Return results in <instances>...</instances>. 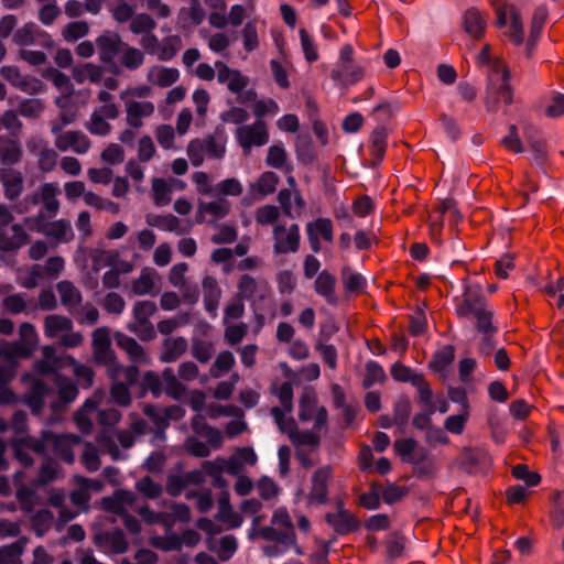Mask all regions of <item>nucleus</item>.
I'll return each instance as SVG.
<instances>
[{
    "mask_svg": "<svg viewBox=\"0 0 564 564\" xmlns=\"http://www.w3.org/2000/svg\"><path fill=\"white\" fill-rule=\"evenodd\" d=\"M12 220L13 215L10 209L0 204V251L2 252L17 251L29 242V236L20 224L11 226L12 237L6 235L4 227L11 224Z\"/></svg>",
    "mask_w": 564,
    "mask_h": 564,
    "instance_id": "obj_1",
    "label": "nucleus"
},
{
    "mask_svg": "<svg viewBox=\"0 0 564 564\" xmlns=\"http://www.w3.org/2000/svg\"><path fill=\"white\" fill-rule=\"evenodd\" d=\"M236 139L243 152L252 147H262L269 142L267 124L263 120H256L252 124H242L236 130Z\"/></svg>",
    "mask_w": 564,
    "mask_h": 564,
    "instance_id": "obj_2",
    "label": "nucleus"
},
{
    "mask_svg": "<svg viewBox=\"0 0 564 564\" xmlns=\"http://www.w3.org/2000/svg\"><path fill=\"white\" fill-rule=\"evenodd\" d=\"M332 478V468L323 466L317 468L311 479L312 486L307 497L310 505H326L328 502V481Z\"/></svg>",
    "mask_w": 564,
    "mask_h": 564,
    "instance_id": "obj_3",
    "label": "nucleus"
},
{
    "mask_svg": "<svg viewBox=\"0 0 564 564\" xmlns=\"http://www.w3.org/2000/svg\"><path fill=\"white\" fill-rule=\"evenodd\" d=\"M325 520L340 535L355 532L360 528L359 520L344 509L341 501L338 502V511L336 513L328 512Z\"/></svg>",
    "mask_w": 564,
    "mask_h": 564,
    "instance_id": "obj_4",
    "label": "nucleus"
},
{
    "mask_svg": "<svg viewBox=\"0 0 564 564\" xmlns=\"http://www.w3.org/2000/svg\"><path fill=\"white\" fill-rule=\"evenodd\" d=\"M55 145L62 152L72 149L77 154H85L90 148V141L82 131H66L57 135Z\"/></svg>",
    "mask_w": 564,
    "mask_h": 564,
    "instance_id": "obj_5",
    "label": "nucleus"
},
{
    "mask_svg": "<svg viewBox=\"0 0 564 564\" xmlns=\"http://www.w3.org/2000/svg\"><path fill=\"white\" fill-rule=\"evenodd\" d=\"M280 232H285V228L283 226H278L274 228L275 241H274V252L278 254L296 252L300 247V229L296 224H293L285 237H280Z\"/></svg>",
    "mask_w": 564,
    "mask_h": 564,
    "instance_id": "obj_6",
    "label": "nucleus"
},
{
    "mask_svg": "<svg viewBox=\"0 0 564 564\" xmlns=\"http://www.w3.org/2000/svg\"><path fill=\"white\" fill-rule=\"evenodd\" d=\"M23 181V174L20 171L12 167L0 169V183L9 200H15L22 194Z\"/></svg>",
    "mask_w": 564,
    "mask_h": 564,
    "instance_id": "obj_7",
    "label": "nucleus"
},
{
    "mask_svg": "<svg viewBox=\"0 0 564 564\" xmlns=\"http://www.w3.org/2000/svg\"><path fill=\"white\" fill-rule=\"evenodd\" d=\"M116 345L127 352L129 359L134 364H148L149 357L144 348L133 338L121 332H116L113 335Z\"/></svg>",
    "mask_w": 564,
    "mask_h": 564,
    "instance_id": "obj_8",
    "label": "nucleus"
},
{
    "mask_svg": "<svg viewBox=\"0 0 564 564\" xmlns=\"http://www.w3.org/2000/svg\"><path fill=\"white\" fill-rule=\"evenodd\" d=\"M124 42L118 33H105L96 39V46L101 62H111L120 53Z\"/></svg>",
    "mask_w": 564,
    "mask_h": 564,
    "instance_id": "obj_9",
    "label": "nucleus"
},
{
    "mask_svg": "<svg viewBox=\"0 0 564 564\" xmlns=\"http://www.w3.org/2000/svg\"><path fill=\"white\" fill-rule=\"evenodd\" d=\"M23 152L18 138L0 135V161L3 167H11L22 159Z\"/></svg>",
    "mask_w": 564,
    "mask_h": 564,
    "instance_id": "obj_10",
    "label": "nucleus"
},
{
    "mask_svg": "<svg viewBox=\"0 0 564 564\" xmlns=\"http://www.w3.org/2000/svg\"><path fill=\"white\" fill-rule=\"evenodd\" d=\"M488 454L482 449L464 448L458 458L460 469L474 474L488 463Z\"/></svg>",
    "mask_w": 564,
    "mask_h": 564,
    "instance_id": "obj_11",
    "label": "nucleus"
},
{
    "mask_svg": "<svg viewBox=\"0 0 564 564\" xmlns=\"http://www.w3.org/2000/svg\"><path fill=\"white\" fill-rule=\"evenodd\" d=\"M119 257L120 254L117 250H106L101 246L91 248L89 250L91 270L98 273L104 267L115 268L119 263Z\"/></svg>",
    "mask_w": 564,
    "mask_h": 564,
    "instance_id": "obj_12",
    "label": "nucleus"
},
{
    "mask_svg": "<svg viewBox=\"0 0 564 564\" xmlns=\"http://www.w3.org/2000/svg\"><path fill=\"white\" fill-rule=\"evenodd\" d=\"M216 519L228 524L229 529H237L242 524V517L234 511L230 497L227 491H223L218 499V512Z\"/></svg>",
    "mask_w": 564,
    "mask_h": 564,
    "instance_id": "obj_13",
    "label": "nucleus"
},
{
    "mask_svg": "<svg viewBox=\"0 0 564 564\" xmlns=\"http://www.w3.org/2000/svg\"><path fill=\"white\" fill-rule=\"evenodd\" d=\"M335 285L336 276L327 270H323L315 280L314 289L329 305H337L338 297L335 293Z\"/></svg>",
    "mask_w": 564,
    "mask_h": 564,
    "instance_id": "obj_14",
    "label": "nucleus"
},
{
    "mask_svg": "<svg viewBox=\"0 0 564 564\" xmlns=\"http://www.w3.org/2000/svg\"><path fill=\"white\" fill-rule=\"evenodd\" d=\"M163 350L160 355V361L171 364L176 361L187 350L188 343L185 337H167L163 340Z\"/></svg>",
    "mask_w": 564,
    "mask_h": 564,
    "instance_id": "obj_15",
    "label": "nucleus"
},
{
    "mask_svg": "<svg viewBox=\"0 0 564 564\" xmlns=\"http://www.w3.org/2000/svg\"><path fill=\"white\" fill-rule=\"evenodd\" d=\"M295 154L301 164L311 165L317 158L313 139L308 132L297 134L295 140Z\"/></svg>",
    "mask_w": 564,
    "mask_h": 564,
    "instance_id": "obj_16",
    "label": "nucleus"
},
{
    "mask_svg": "<svg viewBox=\"0 0 564 564\" xmlns=\"http://www.w3.org/2000/svg\"><path fill=\"white\" fill-rule=\"evenodd\" d=\"M96 544H108L116 554H123L129 549V543L123 531L120 528L106 531L95 535Z\"/></svg>",
    "mask_w": 564,
    "mask_h": 564,
    "instance_id": "obj_17",
    "label": "nucleus"
},
{
    "mask_svg": "<svg viewBox=\"0 0 564 564\" xmlns=\"http://www.w3.org/2000/svg\"><path fill=\"white\" fill-rule=\"evenodd\" d=\"M364 77V70L354 63H341L330 72V78L343 85H354Z\"/></svg>",
    "mask_w": 564,
    "mask_h": 564,
    "instance_id": "obj_18",
    "label": "nucleus"
},
{
    "mask_svg": "<svg viewBox=\"0 0 564 564\" xmlns=\"http://www.w3.org/2000/svg\"><path fill=\"white\" fill-rule=\"evenodd\" d=\"M56 289L62 304L73 314L82 303V293L72 282L66 280L58 282Z\"/></svg>",
    "mask_w": 564,
    "mask_h": 564,
    "instance_id": "obj_19",
    "label": "nucleus"
},
{
    "mask_svg": "<svg viewBox=\"0 0 564 564\" xmlns=\"http://www.w3.org/2000/svg\"><path fill=\"white\" fill-rule=\"evenodd\" d=\"M463 25L466 33L480 40L485 33L486 21L477 9L470 8L464 13Z\"/></svg>",
    "mask_w": 564,
    "mask_h": 564,
    "instance_id": "obj_20",
    "label": "nucleus"
},
{
    "mask_svg": "<svg viewBox=\"0 0 564 564\" xmlns=\"http://www.w3.org/2000/svg\"><path fill=\"white\" fill-rule=\"evenodd\" d=\"M48 392V386L42 381H35L28 395L25 397V403L31 409L32 413L35 415H40L44 408L45 401L44 398Z\"/></svg>",
    "mask_w": 564,
    "mask_h": 564,
    "instance_id": "obj_21",
    "label": "nucleus"
},
{
    "mask_svg": "<svg viewBox=\"0 0 564 564\" xmlns=\"http://www.w3.org/2000/svg\"><path fill=\"white\" fill-rule=\"evenodd\" d=\"M387 140H388V130L386 126L378 124L371 135V155L373 156V165H379L384 158L386 149H387Z\"/></svg>",
    "mask_w": 564,
    "mask_h": 564,
    "instance_id": "obj_22",
    "label": "nucleus"
},
{
    "mask_svg": "<svg viewBox=\"0 0 564 564\" xmlns=\"http://www.w3.org/2000/svg\"><path fill=\"white\" fill-rule=\"evenodd\" d=\"M205 154L210 159H221L226 153L223 130L216 129L215 133L200 139Z\"/></svg>",
    "mask_w": 564,
    "mask_h": 564,
    "instance_id": "obj_23",
    "label": "nucleus"
},
{
    "mask_svg": "<svg viewBox=\"0 0 564 564\" xmlns=\"http://www.w3.org/2000/svg\"><path fill=\"white\" fill-rule=\"evenodd\" d=\"M73 322L70 318L62 315H48L44 319V334L48 338H55L59 333L70 332Z\"/></svg>",
    "mask_w": 564,
    "mask_h": 564,
    "instance_id": "obj_24",
    "label": "nucleus"
},
{
    "mask_svg": "<svg viewBox=\"0 0 564 564\" xmlns=\"http://www.w3.org/2000/svg\"><path fill=\"white\" fill-rule=\"evenodd\" d=\"M545 20H546L545 9L536 8L533 13V17H532V21H531V25H530V35H529V39H528L527 45H525L528 55H531L532 51L534 50V47L541 36Z\"/></svg>",
    "mask_w": 564,
    "mask_h": 564,
    "instance_id": "obj_25",
    "label": "nucleus"
},
{
    "mask_svg": "<svg viewBox=\"0 0 564 564\" xmlns=\"http://www.w3.org/2000/svg\"><path fill=\"white\" fill-rule=\"evenodd\" d=\"M259 535L265 541L275 542V544H280L285 547L295 545V531H280L273 527H263L260 529Z\"/></svg>",
    "mask_w": 564,
    "mask_h": 564,
    "instance_id": "obj_26",
    "label": "nucleus"
},
{
    "mask_svg": "<svg viewBox=\"0 0 564 564\" xmlns=\"http://www.w3.org/2000/svg\"><path fill=\"white\" fill-rule=\"evenodd\" d=\"M104 68L93 63H85L83 65H76L73 68V78L78 84H83L86 79H89L94 84L101 82Z\"/></svg>",
    "mask_w": 564,
    "mask_h": 564,
    "instance_id": "obj_27",
    "label": "nucleus"
},
{
    "mask_svg": "<svg viewBox=\"0 0 564 564\" xmlns=\"http://www.w3.org/2000/svg\"><path fill=\"white\" fill-rule=\"evenodd\" d=\"M127 329L141 341H151L156 338V329L150 318H133L127 324Z\"/></svg>",
    "mask_w": 564,
    "mask_h": 564,
    "instance_id": "obj_28",
    "label": "nucleus"
},
{
    "mask_svg": "<svg viewBox=\"0 0 564 564\" xmlns=\"http://www.w3.org/2000/svg\"><path fill=\"white\" fill-rule=\"evenodd\" d=\"M525 139L533 152V160L536 164L543 165L547 159L546 142L536 131L528 129Z\"/></svg>",
    "mask_w": 564,
    "mask_h": 564,
    "instance_id": "obj_29",
    "label": "nucleus"
},
{
    "mask_svg": "<svg viewBox=\"0 0 564 564\" xmlns=\"http://www.w3.org/2000/svg\"><path fill=\"white\" fill-rule=\"evenodd\" d=\"M306 234H311L317 238H323L327 242H333V223L329 218L319 217L306 224Z\"/></svg>",
    "mask_w": 564,
    "mask_h": 564,
    "instance_id": "obj_30",
    "label": "nucleus"
},
{
    "mask_svg": "<svg viewBox=\"0 0 564 564\" xmlns=\"http://www.w3.org/2000/svg\"><path fill=\"white\" fill-rule=\"evenodd\" d=\"M412 411V403L406 394H401L393 406V422L399 429L403 430L408 423Z\"/></svg>",
    "mask_w": 564,
    "mask_h": 564,
    "instance_id": "obj_31",
    "label": "nucleus"
},
{
    "mask_svg": "<svg viewBox=\"0 0 564 564\" xmlns=\"http://www.w3.org/2000/svg\"><path fill=\"white\" fill-rule=\"evenodd\" d=\"M121 66L129 70L139 69L144 63V53L124 43L121 51Z\"/></svg>",
    "mask_w": 564,
    "mask_h": 564,
    "instance_id": "obj_32",
    "label": "nucleus"
},
{
    "mask_svg": "<svg viewBox=\"0 0 564 564\" xmlns=\"http://www.w3.org/2000/svg\"><path fill=\"white\" fill-rule=\"evenodd\" d=\"M26 536H21L17 541L11 544L3 545L0 547V563L1 564H11L14 561L19 560L23 554L24 547L28 543Z\"/></svg>",
    "mask_w": 564,
    "mask_h": 564,
    "instance_id": "obj_33",
    "label": "nucleus"
},
{
    "mask_svg": "<svg viewBox=\"0 0 564 564\" xmlns=\"http://www.w3.org/2000/svg\"><path fill=\"white\" fill-rule=\"evenodd\" d=\"M341 280L347 293H359L367 286L366 279L358 272H354L349 267L341 269Z\"/></svg>",
    "mask_w": 564,
    "mask_h": 564,
    "instance_id": "obj_34",
    "label": "nucleus"
},
{
    "mask_svg": "<svg viewBox=\"0 0 564 564\" xmlns=\"http://www.w3.org/2000/svg\"><path fill=\"white\" fill-rule=\"evenodd\" d=\"M15 373V360L10 351L0 348V389L8 384Z\"/></svg>",
    "mask_w": 564,
    "mask_h": 564,
    "instance_id": "obj_35",
    "label": "nucleus"
},
{
    "mask_svg": "<svg viewBox=\"0 0 564 564\" xmlns=\"http://www.w3.org/2000/svg\"><path fill=\"white\" fill-rule=\"evenodd\" d=\"M58 188L53 183H44L41 186V200L50 217H54L59 209V202L56 198Z\"/></svg>",
    "mask_w": 564,
    "mask_h": 564,
    "instance_id": "obj_36",
    "label": "nucleus"
},
{
    "mask_svg": "<svg viewBox=\"0 0 564 564\" xmlns=\"http://www.w3.org/2000/svg\"><path fill=\"white\" fill-rule=\"evenodd\" d=\"M286 151L283 145L273 144L268 149V154L265 158V164L273 169H284L286 173H291L293 167L291 165H286Z\"/></svg>",
    "mask_w": 564,
    "mask_h": 564,
    "instance_id": "obj_37",
    "label": "nucleus"
},
{
    "mask_svg": "<svg viewBox=\"0 0 564 564\" xmlns=\"http://www.w3.org/2000/svg\"><path fill=\"white\" fill-rule=\"evenodd\" d=\"M154 273L155 271L153 269H142L140 276L132 282V292L139 296L150 294L154 289Z\"/></svg>",
    "mask_w": 564,
    "mask_h": 564,
    "instance_id": "obj_38",
    "label": "nucleus"
},
{
    "mask_svg": "<svg viewBox=\"0 0 564 564\" xmlns=\"http://www.w3.org/2000/svg\"><path fill=\"white\" fill-rule=\"evenodd\" d=\"M229 213L227 205L218 202H200L196 214V223L202 224L204 221V214H210L216 219L225 218Z\"/></svg>",
    "mask_w": 564,
    "mask_h": 564,
    "instance_id": "obj_39",
    "label": "nucleus"
},
{
    "mask_svg": "<svg viewBox=\"0 0 564 564\" xmlns=\"http://www.w3.org/2000/svg\"><path fill=\"white\" fill-rule=\"evenodd\" d=\"M509 14L511 19L509 36L516 45H521L524 41L522 15L513 4L509 6Z\"/></svg>",
    "mask_w": 564,
    "mask_h": 564,
    "instance_id": "obj_40",
    "label": "nucleus"
},
{
    "mask_svg": "<svg viewBox=\"0 0 564 564\" xmlns=\"http://www.w3.org/2000/svg\"><path fill=\"white\" fill-rule=\"evenodd\" d=\"M454 347L452 345H446L433 355V358L430 361V368L435 372L443 371L454 361Z\"/></svg>",
    "mask_w": 564,
    "mask_h": 564,
    "instance_id": "obj_41",
    "label": "nucleus"
},
{
    "mask_svg": "<svg viewBox=\"0 0 564 564\" xmlns=\"http://www.w3.org/2000/svg\"><path fill=\"white\" fill-rule=\"evenodd\" d=\"M54 520V514L48 509L37 510L31 518L35 535L42 538L50 529Z\"/></svg>",
    "mask_w": 564,
    "mask_h": 564,
    "instance_id": "obj_42",
    "label": "nucleus"
},
{
    "mask_svg": "<svg viewBox=\"0 0 564 564\" xmlns=\"http://www.w3.org/2000/svg\"><path fill=\"white\" fill-rule=\"evenodd\" d=\"M162 379L165 381L166 394L175 400H180L185 391V386L177 380L173 369L165 368L162 371Z\"/></svg>",
    "mask_w": 564,
    "mask_h": 564,
    "instance_id": "obj_43",
    "label": "nucleus"
},
{
    "mask_svg": "<svg viewBox=\"0 0 564 564\" xmlns=\"http://www.w3.org/2000/svg\"><path fill=\"white\" fill-rule=\"evenodd\" d=\"M0 123L8 131V138H19L23 123L14 110H6L0 117Z\"/></svg>",
    "mask_w": 564,
    "mask_h": 564,
    "instance_id": "obj_44",
    "label": "nucleus"
},
{
    "mask_svg": "<svg viewBox=\"0 0 564 564\" xmlns=\"http://www.w3.org/2000/svg\"><path fill=\"white\" fill-rule=\"evenodd\" d=\"M387 379L386 372L380 364L375 360H369L366 364V375L362 380L365 389L371 388L376 382H381Z\"/></svg>",
    "mask_w": 564,
    "mask_h": 564,
    "instance_id": "obj_45",
    "label": "nucleus"
},
{
    "mask_svg": "<svg viewBox=\"0 0 564 564\" xmlns=\"http://www.w3.org/2000/svg\"><path fill=\"white\" fill-rule=\"evenodd\" d=\"M271 393L275 395L284 409L285 412L290 413L293 410V384L290 381L283 382L280 388L274 384L271 387Z\"/></svg>",
    "mask_w": 564,
    "mask_h": 564,
    "instance_id": "obj_46",
    "label": "nucleus"
},
{
    "mask_svg": "<svg viewBox=\"0 0 564 564\" xmlns=\"http://www.w3.org/2000/svg\"><path fill=\"white\" fill-rule=\"evenodd\" d=\"M492 312L486 308L479 310L474 316L476 318L475 327L481 335L497 334L498 327L492 324Z\"/></svg>",
    "mask_w": 564,
    "mask_h": 564,
    "instance_id": "obj_47",
    "label": "nucleus"
},
{
    "mask_svg": "<svg viewBox=\"0 0 564 564\" xmlns=\"http://www.w3.org/2000/svg\"><path fill=\"white\" fill-rule=\"evenodd\" d=\"M398 109V104L383 100L373 108L371 116L375 118L378 124L386 126V123L393 117Z\"/></svg>",
    "mask_w": 564,
    "mask_h": 564,
    "instance_id": "obj_48",
    "label": "nucleus"
},
{
    "mask_svg": "<svg viewBox=\"0 0 564 564\" xmlns=\"http://www.w3.org/2000/svg\"><path fill=\"white\" fill-rule=\"evenodd\" d=\"M192 20L194 25H198L205 19V11L200 6L199 0H191L189 11L186 8H182L178 14L180 22L183 26L186 25V17Z\"/></svg>",
    "mask_w": 564,
    "mask_h": 564,
    "instance_id": "obj_49",
    "label": "nucleus"
},
{
    "mask_svg": "<svg viewBox=\"0 0 564 564\" xmlns=\"http://www.w3.org/2000/svg\"><path fill=\"white\" fill-rule=\"evenodd\" d=\"M89 32V25L86 21L69 22L63 30L62 34L65 41L75 42Z\"/></svg>",
    "mask_w": 564,
    "mask_h": 564,
    "instance_id": "obj_50",
    "label": "nucleus"
},
{
    "mask_svg": "<svg viewBox=\"0 0 564 564\" xmlns=\"http://www.w3.org/2000/svg\"><path fill=\"white\" fill-rule=\"evenodd\" d=\"M147 223L148 225L156 227L161 230L175 231L178 227L180 219L172 214L166 216L148 215Z\"/></svg>",
    "mask_w": 564,
    "mask_h": 564,
    "instance_id": "obj_51",
    "label": "nucleus"
},
{
    "mask_svg": "<svg viewBox=\"0 0 564 564\" xmlns=\"http://www.w3.org/2000/svg\"><path fill=\"white\" fill-rule=\"evenodd\" d=\"M156 26L155 21L148 13H139L131 19L130 30L133 34L152 32Z\"/></svg>",
    "mask_w": 564,
    "mask_h": 564,
    "instance_id": "obj_52",
    "label": "nucleus"
},
{
    "mask_svg": "<svg viewBox=\"0 0 564 564\" xmlns=\"http://www.w3.org/2000/svg\"><path fill=\"white\" fill-rule=\"evenodd\" d=\"M153 198L156 206H165L171 202V187L163 178L154 177L152 181Z\"/></svg>",
    "mask_w": 564,
    "mask_h": 564,
    "instance_id": "obj_53",
    "label": "nucleus"
},
{
    "mask_svg": "<svg viewBox=\"0 0 564 564\" xmlns=\"http://www.w3.org/2000/svg\"><path fill=\"white\" fill-rule=\"evenodd\" d=\"M180 43L181 39L178 35L165 37L156 52L159 59L171 61L177 54Z\"/></svg>",
    "mask_w": 564,
    "mask_h": 564,
    "instance_id": "obj_54",
    "label": "nucleus"
},
{
    "mask_svg": "<svg viewBox=\"0 0 564 564\" xmlns=\"http://www.w3.org/2000/svg\"><path fill=\"white\" fill-rule=\"evenodd\" d=\"M511 74L508 67H503L500 78V84H495V88L500 97V100L509 106L513 101L512 88L509 84Z\"/></svg>",
    "mask_w": 564,
    "mask_h": 564,
    "instance_id": "obj_55",
    "label": "nucleus"
},
{
    "mask_svg": "<svg viewBox=\"0 0 564 564\" xmlns=\"http://www.w3.org/2000/svg\"><path fill=\"white\" fill-rule=\"evenodd\" d=\"M37 25L34 22H28L18 29L13 34V42L19 46H29L34 44V34Z\"/></svg>",
    "mask_w": 564,
    "mask_h": 564,
    "instance_id": "obj_56",
    "label": "nucleus"
},
{
    "mask_svg": "<svg viewBox=\"0 0 564 564\" xmlns=\"http://www.w3.org/2000/svg\"><path fill=\"white\" fill-rule=\"evenodd\" d=\"M44 110V104L41 99H23L18 108L19 113L29 119H36Z\"/></svg>",
    "mask_w": 564,
    "mask_h": 564,
    "instance_id": "obj_57",
    "label": "nucleus"
},
{
    "mask_svg": "<svg viewBox=\"0 0 564 564\" xmlns=\"http://www.w3.org/2000/svg\"><path fill=\"white\" fill-rule=\"evenodd\" d=\"M391 376L395 381L409 382L412 384L422 373L415 372L410 367L397 361L390 369Z\"/></svg>",
    "mask_w": 564,
    "mask_h": 564,
    "instance_id": "obj_58",
    "label": "nucleus"
},
{
    "mask_svg": "<svg viewBox=\"0 0 564 564\" xmlns=\"http://www.w3.org/2000/svg\"><path fill=\"white\" fill-rule=\"evenodd\" d=\"M110 397L119 406H129L132 402L128 384L123 382H113L110 388Z\"/></svg>",
    "mask_w": 564,
    "mask_h": 564,
    "instance_id": "obj_59",
    "label": "nucleus"
},
{
    "mask_svg": "<svg viewBox=\"0 0 564 564\" xmlns=\"http://www.w3.org/2000/svg\"><path fill=\"white\" fill-rule=\"evenodd\" d=\"M142 389L143 391H150L153 398H159L163 392L162 380L152 370H148L142 377Z\"/></svg>",
    "mask_w": 564,
    "mask_h": 564,
    "instance_id": "obj_60",
    "label": "nucleus"
},
{
    "mask_svg": "<svg viewBox=\"0 0 564 564\" xmlns=\"http://www.w3.org/2000/svg\"><path fill=\"white\" fill-rule=\"evenodd\" d=\"M59 368V358L56 355L55 348L45 346L43 348V361L39 362V369L42 372H54Z\"/></svg>",
    "mask_w": 564,
    "mask_h": 564,
    "instance_id": "obj_61",
    "label": "nucleus"
},
{
    "mask_svg": "<svg viewBox=\"0 0 564 564\" xmlns=\"http://www.w3.org/2000/svg\"><path fill=\"white\" fill-rule=\"evenodd\" d=\"M301 46L308 63H314L318 59L317 47L314 39L308 34L305 29L300 30Z\"/></svg>",
    "mask_w": 564,
    "mask_h": 564,
    "instance_id": "obj_62",
    "label": "nucleus"
},
{
    "mask_svg": "<svg viewBox=\"0 0 564 564\" xmlns=\"http://www.w3.org/2000/svg\"><path fill=\"white\" fill-rule=\"evenodd\" d=\"M412 386L416 388L419 392V402L422 405L426 408L435 406L432 400L433 391L423 375L420 376L414 382H412Z\"/></svg>",
    "mask_w": 564,
    "mask_h": 564,
    "instance_id": "obj_63",
    "label": "nucleus"
},
{
    "mask_svg": "<svg viewBox=\"0 0 564 564\" xmlns=\"http://www.w3.org/2000/svg\"><path fill=\"white\" fill-rule=\"evenodd\" d=\"M280 181V177L276 173L267 171L261 174L258 180L257 187L258 191L263 195H269L275 192L276 185Z\"/></svg>",
    "mask_w": 564,
    "mask_h": 564,
    "instance_id": "obj_64",
    "label": "nucleus"
}]
</instances>
